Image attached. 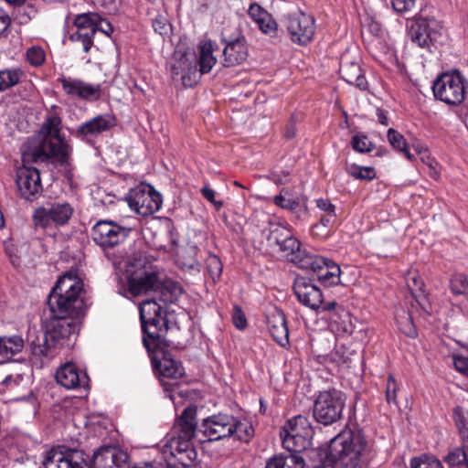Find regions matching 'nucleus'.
<instances>
[{
  "label": "nucleus",
  "instance_id": "nucleus-1",
  "mask_svg": "<svg viewBox=\"0 0 468 468\" xmlns=\"http://www.w3.org/2000/svg\"><path fill=\"white\" fill-rule=\"evenodd\" d=\"M60 127L61 119L58 114L48 116L40 129L42 140L24 146L23 162L44 163L53 158L59 164H66L71 148L60 135Z\"/></svg>",
  "mask_w": 468,
  "mask_h": 468
},
{
  "label": "nucleus",
  "instance_id": "nucleus-2",
  "mask_svg": "<svg viewBox=\"0 0 468 468\" xmlns=\"http://www.w3.org/2000/svg\"><path fill=\"white\" fill-rule=\"evenodd\" d=\"M367 441L359 431L345 430L331 440L329 455L341 468H369Z\"/></svg>",
  "mask_w": 468,
  "mask_h": 468
},
{
  "label": "nucleus",
  "instance_id": "nucleus-3",
  "mask_svg": "<svg viewBox=\"0 0 468 468\" xmlns=\"http://www.w3.org/2000/svg\"><path fill=\"white\" fill-rule=\"evenodd\" d=\"M139 314L144 346L149 353L155 352L161 342V337L168 329L165 311L156 298H154L140 303Z\"/></svg>",
  "mask_w": 468,
  "mask_h": 468
},
{
  "label": "nucleus",
  "instance_id": "nucleus-4",
  "mask_svg": "<svg viewBox=\"0 0 468 468\" xmlns=\"http://www.w3.org/2000/svg\"><path fill=\"white\" fill-rule=\"evenodd\" d=\"M266 231H268L266 239L270 247H278L282 257L301 269L307 266L311 254L301 248V242L286 227L281 224H271L270 228L264 230Z\"/></svg>",
  "mask_w": 468,
  "mask_h": 468
},
{
  "label": "nucleus",
  "instance_id": "nucleus-5",
  "mask_svg": "<svg viewBox=\"0 0 468 468\" xmlns=\"http://www.w3.org/2000/svg\"><path fill=\"white\" fill-rule=\"evenodd\" d=\"M346 396L341 390L331 388L319 391L313 404L314 420L324 426L333 425L343 418Z\"/></svg>",
  "mask_w": 468,
  "mask_h": 468
},
{
  "label": "nucleus",
  "instance_id": "nucleus-6",
  "mask_svg": "<svg viewBox=\"0 0 468 468\" xmlns=\"http://www.w3.org/2000/svg\"><path fill=\"white\" fill-rule=\"evenodd\" d=\"M407 31L412 43L431 52L440 44L442 25L435 18L418 16L407 21Z\"/></svg>",
  "mask_w": 468,
  "mask_h": 468
},
{
  "label": "nucleus",
  "instance_id": "nucleus-7",
  "mask_svg": "<svg viewBox=\"0 0 468 468\" xmlns=\"http://www.w3.org/2000/svg\"><path fill=\"white\" fill-rule=\"evenodd\" d=\"M467 80L458 70L441 74L432 85L434 97L447 104L463 102L466 93Z\"/></svg>",
  "mask_w": 468,
  "mask_h": 468
},
{
  "label": "nucleus",
  "instance_id": "nucleus-8",
  "mask_svg": "<svg viewBox=\"0 0 468 468\" xmlns=\"http://www.w3.org/2000/svg\"><path fill=\"white\" fill-rule=\"evenodd\" d=\"M74 213L72 205L67 201L48 202L37 207L32 219L37 228L48 229L52 226L62 227L69 223Z\"/></svg>",
  "mask_w": 468,
  "mask_h": 468
},
{
  "label": "nucleus",
  "instance_id": "nucleus-9",
  "mask_svg": "<svg viewBox=\"0 0 468 468\" xmlns=\"http://www.w3.org/2000/svg\"><path fill=\"white\" fill-rule=\"evenodd\" d=\"M162 353L163 356L160 360H157L155 356L152 357V364L154 368L162 377L160 382L164 388L165 396L175 401L176 394L180 395V392L177 391V383L165 380V378L176 380L184 376L185 370L181 363L173 359L170 354L165 352Z\"/></svg>",
  "mask_w": 468,
  "mask_h": 468
},
{
  "label": "nucleus",
  "instance_id": "nucleus-10",
  "mask_svg": "<svg viewBox=\"0 0 468 468\" xmlns=\"http://www.w3.org/2000/svg\"><path fill=\"white\" fill-rule=\"evenodd\" d=\"M89 456L81 450L64 446L49 450L39 468H89Z\"/></svg>",
  "mask_w": 468,
  "mask_h": 468
},
{
  "label": "nucleus",
  "instance_id": "nucleus-11",
  "mask_svg": "<svg viewBox=\"0 0 468 468\" xmlns=\"http://www.w3.org/2000/svg\"><path fill=\"white\" fill-rule=\"evenodd\" d=\"M131 209L143 217L157 212L162 206V196L150 185H141L131 189L127 197Z\"/></svg>",
  "mask_w": 468,
  "mask_h": 468
},
{
  "label": "nucleus",
  "instance_id": "nucleus-12",
  "mask_svg": "<svg viewBox=\"0 0 468 468\" xmlns=\"http://www.w3.org/2000/svg\"><path fill=\"white\" fill-rule=\"evenodd\" d=\"M128 290L133 296L154 292L159 294L158 300L161 302L173 301L168 285L165 284L155 272L144 271L140 275L132 276L128 280Z\"/></svg>",
  "mask_w": 468,
  "mask_h": 468
},
{
  "label": "nucleus",
  "instance_id": "nucleus-13",
  "mask_svg": "<svg viewBox=\"0 0 468 468\" xmlns=\"http://www.w3.org/2000/svg\"><path fill=\"white\" fill-rule=\"evenodd\" d=\"M129 229L111 220H100L91 229L93 241L102 249L113 248L123 242Z\"/></svg>",
  "mask_w": 468,
  "mask_h": 468
},
{
  "label": "nucleus",
  "instance_id": "nucleus-14",
  "mask_svg": "<svg viewBox=\"0 0 468 468\" xmlns=\"http://www.w3.org/2000/svg\"><path fill=\"white\" fill-rule=\"evenodd\" d=\"M234 425V416L222 413L215 414L203 420L198 426L197 433H201L204 440L219 441L231 437Z\"/></svg>",
  "mask_w": 468,
  "mask_h": 468
},
{
  "label": "nucleus",
  "instance_id": "nucleus-15",
  "mask_svg": "<svg viewBox=\"0 0 468 468\" xmlns=\"http://www.w3.org/2000/svg\"><path fill=\"white\" fill-rule=\"evenodd\" d=\"M115 125L114 116L100 114L80 124L71 133L77 139L93 144L99 136L109 132Z\"/></svg>",
  "mask_w": 468,
  "mask_h": 468
},
{
  "label": "nucleus",
  "instance_id": "nucleus-16",
  "mask_svg": "<svg viewBox=\"0 0 468 468\" xmlns=\"http://www.w3.org/2000/svg\"><path fill=\"white\" fill-rule=\"evenodd\" d=\"M48 304L51 317L70 318L79 317L85 309V303L81 297L63 295L61 292H50Z\"/></svg>",
  "mask_w": 468,
  "mask_h": 468
},
{
  "label": "nucleus",
  "instance_id": "nucleus-17",
  "mask_svg": "<svg viewBox=\"0 0 468 468\" xmlns=\"http://www.w3.org/2000/svg\"><path fill=\"white\" fill-rule=\"evenodd\" d=\"M285 23L292 42L306 45L313 39L315 25L312 16L303 12L290 14L286 16Z\"/></svg>",
  "mask_w": 468,
  "mask_h": 468
},
{
  "label": "nucleus",
  "instance_id": "nucleus-18",
  "mask_svg": "<svg viewBox=\"0 0 468 468\" xmlns=\"http://www.w3.org/2000/svg\"><path fill=\"white\" fill-rule=\"evenodd\" d=\"M27 342L34 365L43 367L51 359L58 356L59 348L52 342L45 332L36 335L30 333Z\"/></svg>",
  "mask_w": 468,
  "mask_h": 468
},
{
  "label": "nucleus",
  "instance_id": "nucleus-19",
  "mask_svg": "<svg viewBox=\"0 0 468 468\" xmlns=\"http://www.w3.org/2000/svg\"><path fill=\"white\" fill-rule=\"evenodd\" d=\"M192 438L185 436H172L167 438L162 446V453L166 458L168 455L183 466H190L197 458V452L191 443Z\"/></svg>",
  "mask_w": 468,
  "mask_h": 468
},
{
  "label": "nucleus",
  "instance_id": "nucleus-20",
  "mask_svg": "<svg viewBox=\"0 0 468 468\" xmlns=\"http://www.w3.org/2000/svg\"><path fill=\"white\" fill-rule=\"evenodd\" d=\"M16 184L21 197L28 201L36 200L43 191L39 171L35 167L17 168Z\"/></svg>",
  "mask_w": 468,
  "mask_h": 468
},
{
  "label": "nucleus",
  "instance_id": "nucleus-21",
  "mask_svg": "<svg viewBox=\"0 0 468 468\" xmlns=\"http://www.w3.org/2000/svg\"><path fill=\"white\" fill-rule=\"evenodd\" d=\"M308 264L302 269L311 270L317 279L325 286L336 285L340 282L341 270L339 265L330 259L311 254Z\"/></svg>",
  "mask_w": 468,
  "mask_h": 468
},
{
  "label": "nucleus",
  "instance_id": "nucleus-22",
  "mask_svg": "<svg viewBox=\"0 0 468 468\" xmlns=\"http://www.w3.org/2000/svg\"><path fill=\"white\" fill-rule=\"evenodd\" d=\"M65 94L85 101H96L101 98V84H90L82 80L62 75L58 79Z\"/></svg>",
  "mask_w": 468,
  "mask_h": 468
},
{
  "label": "nucleus",
  "instance_id": "nucleus-23",
  "mask_svg": "<svg viewBox=\"0 0 468 468\" xmlns=\"http://www.w3.org/2000/svg\"><path fill=\"white\" fill-rule=\"evenodd\" d=\"M170 68L173 77L180 76L184 85L186 87H192L200 78L195 54L176 53Z\"/></svg>",
  "mask_w": 468,
  "mask_h": 468
},
{
  "label": "nucleus",
  "instance_id": "nucleus-24",
  "mask_svg": "<svg viewBox=\"0 0 468 468\" xmlns=\"http://www.w3.org/2000/svg\"><path fill=\"white\" fill-rule=\"evenodd\" d=\"M293 292L303 305L312 310H318L321 303H323L321 290L305 277L295 279Z\"/></svg>",
  "mask_w": 468,
  "mask_h": 468
},
{
  "label": "nucleus",
  "instance_id": "nucleus-25",
  "mask_svg": "<svg viewBox=\"0 0 468 468\" xmlns=\"http://www.w3.org/2000/svg\"><path fill=\"white\" fill-rule=\"evenodd\" d=\"M128 455L113 447L99 448L93 454L92 468H130L127 465Z\"/></svg>",
  "mask_w": 468,
  "mask_h": 468
},
{
  "label": "nucleus",
  "instance_id": "nucleus-26",
  "mask_svg": "<svg viewBox=\"0 0 468 468\" xmlns=\"http://www.w3.org/2000/svg\"><path fill=\"white\" fill-rule=\"evenodd\" d=\"M57 382L67 389L86 388L89 384V377L86 372L79 370L73 363H66L56 373Z\"/></svg>",
  "mask_w": 468,
  "mask_h": 468
},
{
  "label": "nucleus",
  "instance_id": "nucleus-27",
  "mask_svg": "<svg viewBox=\"0 0 468 468\" xmlns=\"http://www.w3.org/2000/svg\"><path fill=\"white\" fill-rule=\"evenodd\" d=\"M266 322L273 340L281 346L288 345L289 330L283 312L277 307H273L269 310L266 315Z\"/></svg>",
  "mask_w": 468,
  "mask_h": 468
},
{
  "label": "nucleus",
  "instance_id": "nucleus-28",
  "mask_svg": "<svg viewBox=\"0 0 468 468\" xmlns=\"http://www.w3.org/2000/svg\"><path fill=\"white\" fill-rule=\"evenodd\" d=\"M76 323L70 318H55L52 321L45 333L49 337L59 350L65 345L66 340L75 333Z\"/></svg>",
  "mask_w": 468,
  "mask_h": 468
},
{
  "label": "nucleus",
  "instance_id": "nucleus-29",
  "mask_svg": "<svg viewBox=\"0 0 468 468\" xmlns=\"http://www.w3.org/2000/svg\"><path fill=\"white\" fill-rule=\"evenodd\" d=\"M249 51L245 37L239 36L226 43L223 49L224 67H235L242 64L248 58Z\"/></svg>",
  "mask_w": 468,
  "mask_h": 468
},
{
  "label": "nucleus",
  "instance_id": "nucleus-30",
  "mask_svg": "<svg viewBox=\"0 0 468 468\" xmlns=\"http://www.w3.org/2000/svg\"><path fill=\"white\" fill-rule=\"evenodd\" d=\"M339 73L341 78L347 83L355 85L361 90H367L368 83L359 63L342 60Z\"/></svg>",
  "mask_w": 468,
  "mask_h": 468
},
{
  "label": "nucleus",
  "instance_id": "nucleus-31",
  "mask_svg": "<svg viewBox=\"0 0 468 468\" xmlns=\"http://www.w3.org/2000/svg\"><path fill=\"white\" fill-rule=\"evenodd\" d=\"M83 282L72 272H66L58 278L50 292H61L63 295L81 297Z\"/></svg>",
  "mask_w": 468,
  "mask_h": 468
},
{
  "label": "nucleus",
  "instance_id": "nucleus-32",
  "mask_svg": "<svg viewBox=\"0 0 468 468\" xmlns=\"http://www.w3.org/2000/svg\"><path fill=\"white\" fill-rule=\"evenodd\" d=\"M314 435L281 433L282 445L290 453L297 454L307 450Z\"/></svg>",
  "mask_w": 468,
  "mask_h": 468
},
{
  "label": "nucleus",
  "instance_id": "nucleus-33",
  "mask_svg": "<svg viewBox=\"0 0 468 468\" xmlns=\"http://www.w3.org/2000/svg\"><path fill=\"white\" fill-rule=\"evenodd\" d=\"M197 410L195 407H187L184 410L177 420L180 434L186 438H193L197 433L196 422Z\"/></svg>",
  "mask_w": 468,
  "mask_h": 468
},
{
  "label": "nucleus",
  "instance_id": "nucleus-34",
  "mask_svg": "<svg viewBox=\"0 0 468 468\" xmlns=\"http://www.w3.org/2000/svg\"><path fill=\"white\" fill-rule=\"evenodd\" d=\"M281 433L314 435V431L306 416L297 415L285 422Z\"/></svg>",
  "mask_w": 468,
  "mask_h": 468
},
{
  "label": "nucleus",
  "instance_id": "nucleus-35",
  "mask_svg": "<svg viewBox=\"0 0 468 468\" xmlns=\"http://www.w3.org/2000/svg\"><path fill=\"white\" fill-rule=\"evenodd\" d=\"M304 460L297 454H277L270 458L265 468H303Z\"/></svg>",
  "mask_w": 468,
  "mask_h": 468
},
{
  "label": "nucleus",
  "instance_id": "nucleus-36",
  "mask_svg": "<svg viewBox=\"0 0 468 468\" xmlns=\"http://www.w3.org/2000/svg\"><path fill=\"white\" fill-rule=\"evenodd\" d=\"M274 203L280 207L291 211L297 219H303L307 216V204L303 199L286 198L279 195L274 197Z\"/></svg>",
  "mask_w": 468,
  "mask_h": 468
},
{
  "label": "nucleus",
  "instance_id": "nucleus-37",
  "mask_svg": "<svg viewBox=\"0 0 468 468\" xmlns=\"http://www.w3.org/2000/svg\"><path fill=\"white\" fill-rule=\"evenodd\" d=\"M199 57L197 61L199 66L198 73H208L217 62V58L213 56V44L211 41H204L199 44Z\"/></svg>",
  "mask_w": 468,
  "mask_h": 468
},
{
  "label": "nucleus",
  "instance_id": "nucleus-38",
  "mask_svg": "<svg viewBox=\"0 0 468 468\" xmlns=\"http://www.w3.org/2000/svg\"><path fill=\"white\" fill-rule=\"evenodd\" d=\"M24 346V339L19 335L0 336V356L3 357H12L20 353Z\"/></svg>",
  "mask_w": 468,
  "mask_h": 468
},
{
  "label": "nucleus",
  "instance_id": "nucleus-39",
  "mask_svg": "<svg viewBox=\"0 0 468 468\" xmlns=\"http://www.w3.org/2000/svg\"><path fill=\"white\" fill-rule=\"evenodd\" d=\"M235 427L232 428V435L236 440L249 442L254 436V428L247 420H239L234 417Z\"/></svg>",
  "mask_w": 468,
  "mask_h": 468
},
{
  "label": "nucleus",
  "instance_id": "nucleus-40",
  "mask_svg": "<svg viewBox=\"0 0 468 468\" xmlns=\"http://www.w3.org/2000/svg\"><path fill=\"white\" fill-rule=\"evenodd\" d=\"M443 461L449 468H468V458L463 447H455L449 451Z\"/></svg>",
  "mask_w": 468,
  "mask_h": 468
},
{
  "label": "nucleus",
  "instance_id": "nucleus-41",
  "mask_svg": "<svg viewBox=\"0 0 468 468\" xmlns=\"http://www.w3.org/2000/svg\"><path fill=\"white\" fill-rule=\"evenodd\" d=\"M346 172L357 180L371 181L377 177V172L372 166H363L356 164H349L346 166Z\"/></svg>",
  "mask_w": 468,
  "mask_h": 468
},
{
  "label": "nucleus",
  "instance_id": "nucleus-42",
  "mask_svg": "<svg viewBox=\"0 0 468 468\" xmlns=\"http://www.w3.org/2000/svg\"><path fill=\"white\" fill-rule=\"evenodd\" d=\"M453 419L463 443L468 442V410L463 407L453 410Z\"/></svg>",
  "mask_w": 468,
  "mask_h": 468
},
{
  "label": "nucleus",
  "instance_id": "nucleus-43",
  "mask_svg": "<svg viewBox=\"0 0 468 468\" xmlns=\"http://www.w3.org/2000/svg\"><path fill=\"white\" fill-rule=\"evenodd\" d=\"M388 139L391 146L403 153L409 160L413 159V154H410L406 139L404 136L393 128H389L387 133Z\"/></svg>",
  "mask_w": 468,
  "mask_h": 468
},
{
  "label": "nucleus",
  "instance_id": "nucleus-44",
  "mask_svg": "<svg viewBox=\"0 0 468 468\" xmlns=\"http://www.w3.org/2000/svg\"><path fill=\"white\" fill-rule=\"evenodd\" d=\"M101 22V16L95 12L79 14L73 20L75 28L97 27V24Z\"/></svg>",
  "mask_w": 468,
  "mask_h": 468
},
{
  "label": "nucleus",
  "instance_id": "nucleus-45",
  "mask_svg": "<svg viewBox=\"0 0 468 468\" xmlns=\"http://www.w3.org/2000/svg\"><path fill=\"white\" fill-rule=\"evenodd\" d=\"M449 287L453 295H468V277L463 273L452 275Z\"/></svg>",
  "mask_w": 468,
  "mask_h": 468
},
{
  "label": "nucleus",
  "instance_id": "nucleus-46",
  "mask_svg": "<svg viewBox=\"0 0 468 468\" xmlns=\"http://www.w3.org/2000/svg\"><path fill=\"white\" fill-rule=\"evenodd\" d=\"M22 71L20 69H5L0 70V91H4L15 85H16L21 77Z\"/></svg>",
  "mask_w": 468,
  "mask_h": 468
},
{
  "label": "nucleus",
  "instance_id": "nucleus-47",
  "mask_svg": "<svg viewBox=\"0 0 468 468\" xmlns=\"http://www.w3.org/2000/svg\"><path fill=\"white\" fill-rule=\"evenodd\" d=\"M351 146L354 151L360 154L370 153L376 147L375 144L369 140L367 135L362 133L353 135Z\"/></svg>",
  "mask_w": 468,
  "mask_h": 468
},
{
  "label": "nucleus",
  "instance_id": "nucleus-48",
  "mask_svg": "<svg viewBox=\"0 0 468 468\" xmlns=\"http://www.w3.org/2000/svg\"><path fill=\"white\" fill-rule=\"evenodd\" d=\"M25 375L20 373L8 374L0 381V394L15 390L25 381Z\"/></svg>",
  "mask_w": 468,
  "mask_h": 468
},
{
  "label": "nucleus",
  "instance_id": "nucleus-49",
  "mask_svg": "<svg viewBox=\"0 0 468 468\" xmlns=\"http://www.w3.org/2000/svg\"><path fill=\"white\" fill-rule=\"evenodd\" d=\"M411 468H444L441 462L434 456L422 454L410 461Z\"/></svg>",
  "mask_w": 468,
  "mask_h": 468
},
{
  "label": "nucleus",
  "instance_id": "nucleus-50",
  "mask_svg": "<svg viewBox=\"0 0 468 468\" xmlns=\"http://www.w3.org/2000/svg\"><path fill=\"white\" fill-rule=\"evenodd\" d=\"M206 267L209 276L215 282L222 273L223 265L220 259L215 254H209L206 259Z\"/></svg>",
  "mask_w": 468,
  "mask_h": 468
},
{
  "label": "nucleus",
  "instance_id": "nucleus-51",
  "mask_svg": "<svg viewBox=\"0 0 468 468\" xmlns=\"http://www.w3.org/2000/svg\"><path fill=\"white\" fill-rule=\"evenodd\" d=\"M69 39L72 43L80 44L85 53H89L94 45V38L90 37L87 33L81 34L72 32L69 34Z\"/></svg>",
  "mask_w": 468,
  "mask_h": 468
},
{
  "label": "nucleus",
  "instance_id": "nucleus-52",
  "mask_svg": "<svg viewBox=\"0 0 468 468\" xmlns=\"http://www.w3.org/2000/svg\"><path fill=\"white\" fill-rule=\"evenodd\" d=\"M417 152L420 154H422L421 159L423 162H425L429 166V175L431 178L434 180H439L441 177L440 171L437 169L438 163L435 162L433 159L430 158L428 155V151L423 146L418 147Z\"/></svg>",
  "mask_w": 468,
  "mask_h": 468
},
{
  "label": "nucleus",
  "instance_id": "nucleus-53",
  "mask_svg": "<svg viewBox=\"0 0 468 468\" xmlns=\"http://www.w3.org/2000/svg\"><path fill=\"white\" fill-rule=\"evenodd\" d=\"M154 32L161 36H167L171 31V24L164 15H157L152 22Z\"/></svg>",
  "mask_w": 468,
  "mask_h": 468
},
{
  "label": "nucleus",
  "instance_id": "nucleus-54",
  "mask_svg": "<svg viewBox=\"0 0 468 468\" xmlns=\"http://www.w3.org/2000/svg\"><path fill=\"white\" fill-rule=\"evenodd\" d=\"M27 59L32 66H41L45 61V52L40 47H31L27 51Z\"/></svg>",
  "mask_w": 468,
  "mask_h": 468
},
{
  "label": "nucleus",
  "instance_id": "nucleus-55",
  "mask_svg": "<svg viewBox=\"0 0 468 468\" xmlns=\"http://www.w3.org/2000/svg\"><path fill=\"white\" fill-rule=\"evenodd\" d=\"M4 250H5V254L9 258L12 265L16 268L19 267L21 265V259L17 253L16 247L12 243V241L10 239L5 240L4 242Z\"/></svg>",
  "mask_w": 468,
  "mask_h": 468
},
{
  "label": "nucleus",
  "instance_id": "nucleus-56",
  "mask_svg": "<svg viewBox=\"0 0 468 468\" xmlns=\"http://www.w3.org/2000/svg\"><path fill=\"white\" fill-rule=\"evenodd\" d=\"M393 10L398 14H405L411 11L416 5V0H390Z\"/></svg>",
  "mask_w": 468,
  "mask_h": 468
},
{
  "label": "nucleus",
  "instance_id": "nucleus-57",
  "mask_svg": "<svg viewBox=\"0 0 468 468\" xmlns=\"http://www.w3.org/2000/svg\"><path fill=\"white\" fill-rule=\"evenodd\" d=\"M397 389L398 384L392 375L388 378L387 388H386V399L388 403L397 404Z\"/></svg>",
  "mask_w": 468,
  "mask_h": 468
},
{
  "label": "nucleus",
  "instance_id": "nucleus-58",
  "mask_svg": "<svg viewBox=\"0 0 468 468\" xmlns=\"http://www.w3.org/2000/svg\"><path fill=\"white\" fill-rule=\"evenodd\" d=\"M11 18L6 12L0 8V38L6 37L10 33Z\"/></svg>",
  "mask_w": 468,
  "mask_h": 468
},
{
  "label": "nucleus",
  "instance_id": "nucleus-59",
  "mask_svg": "<svg viewBox=\"0 0 468 468\" xmlns=\"http://www.w3.org/2000/svg\"><path fill=\"white\" fill-rule=\"evenodd\" d=\"M257 24L260 29L265 34H272L276 32L277 24L270 14L267 15V17L262 18V22H258Z\"/></svg>",
  "mask_w": 468,
  "mask_h": 468
},
{
  "label": "nucleus",
  "instance_id": "nucleus-60",
  "mask_svg": "<svg viewBox=\"0 0 468 468\" xmlns=\"http://www.w3.org/2000/svg\"><path fill=\"white\" fill-rule=\"evenodd\" d=\"M269 13L265 11L260 5L251 4L249 7V16L256 22H262L263 17H267Z\"/></svg>",
  "mask_w": 468,
  "mask_h": 468
},
{
  "label": "nucleus",
  "instance_id": "nucleus-61",
  "mask_svg": "<svg viewBox=\"0 0 468 468\" xmlns=\"http://www.w3.org/2000/svg\"><path fill=\"white\" fill-rule=\"evenodd\" d=\"M352 352L347 351L345 346H341L336 348L334 354V360L338 363L348 364L351 362Z\"/></svg>",
  "mask_w": 468,
  "mask_h": 468
},
{
  "label": "nucleus",
  "instance_id": "nucleus-62",
  "mask_svg": "<svg viewBox=\"0 0 468 468\" xmlns=\"http://www.w3.org/2000/svg\"><path fill=\"white\" fill-rule=\"evenodd\" d=\"M233 323L239 329L245 328L247 324L246 317L239 306H235L233 314Z\"/></svg>",
  "mask_w": 468,
  "mask_h": 468
},
{
  "label": "nucleus",
  "instance_id": "nucleus-63",
  "mask_svg": "<svg viewBox=\"0 0 468 468\" xmlns=\"http://www.w3.org/2000/svg\"><path fill=\"white\" fill-rule=\"evenodd\" d=\"M317 311L328 313L335 312V314H338L339 311L345 312L344 308L339 306L335 301L324 302V300Z\"/></svg>",
  "mask_w": 468,
  "mask_h": 468
},
{
  "label": "nucleus",
  "instance_id": "nucleus-64",
  "mask_svg": "<svg viewBox=\"0 0 468 468\" xmlns=\"http://www.w3.org/2000/svg\"><path fill=\"white\" fill-rule=\"evenodd\" d=\"M453 365L457 371L468 377V357L455 356L453 358Z\"/></svg>",
  "mask_w": 468,
  "mask_h": 468
}]
</instances>
